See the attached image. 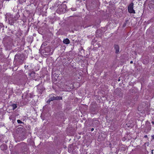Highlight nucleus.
<instances>
[{
    "label": "nucleus",
    "mask_w": 154,
    "mask_h": 154,
    "mask_svg": "<svg viewBox=\"0 0 154 154\" xmlns=\"http://www.w3.org/2000/svg\"><path fill=\"white\" fill-rule=\"evenodd\" d=\"M19 59V56L18 54H16L15 55L14 61L15 62V63H18L19 61L18 60V59Z\"/></svg>",
    "instance_id": "5"
},
{
    "label": "nucleus",
    "mask_w": 154,
    "mask_h": 154,
    "mask_svg": "<svg viewBox=\"0 0 154 154\" xmlns=\"http://www.w3.org/2000/svg\"><path fill=\"white\" fill-rule=\"evenodd\" d=\"M5 18L8 19L9 23L10 25H13V24L16 22L19 17V14L17 12L16 15L13 17V16L11 14L7 13L5 15Z\"/></svg>",
    "instance_id": "1"
},
{
    "label": "nucleus",
    "mask_w": 154,
    "mask_h": 154,
    "mask_svg": "<svg viewBox=\"0 0 154 154\" xmlns=\"http://www.w3.org/2000/svg\"><path fill=\"white\" fill-rule=\"evenodd\" d=\"M63 99V98L62 97L59 96L58 98V100H62Z\"/></svg>",
    "instance_id": "12"
},
{
    "label": "nucleus",
    "mask_w": 154,
    "mask_h": 154,
    "mask_svg": "<svg viewBox=\"0 0 154 154\" xmlns=\"http://www.w3.org/2000/svg\"><path fill=\"white\" fill-rule=\"evenodd\" d=\"M51 101V100H50V99H49L47 100V102L48 103H50Z\"/></svg>",
    "instance_id": "14"
},
{
    "label": "nucleus",
    "mask_w": 154,
    "mask_h": 154,
    "mask_svg": "<svg viewBox=\"0 0 154 154\" xmlns=\"http://www.w3.org/2000/svg\"><path fill=\"white\" fill-rule=\"evenodd\" d=\"M78 78V79H80V78L79 77V78Z\"/></svg>",
    "instance_id": "25"
},
{
    "label": "nucleus",
    "mask_w": 154,
    "mask_h": 154,
    "mask_svg": "<svg viewBox=\"0 0 154 154\" xmlns=\"http://www.w3.org/2000/svg\"><path fill=\"white\" fill-rule=\"evenodd\" d=\"M151 123L153 125H154V121L152 122Z\"/></svg>",
    "instance_id": "21"
},
{
    "label": "nucleus",
    "mask_w": 154,
    "mask_h": 154,
    "mask_svg": "<svg viewBox=\"0 0 154 154\" xmlns=\"http://www.w3.org/2000/svg\"><path fill=\"white\" fill-rule=\"evenodd\" d=\"M59 96H57L56 97H55V100H58V98Z\"/></svg>",
    "instance_id": "15"
},
{
    "label": "nucleus",
    "mask_w": 154,
    "mask_h": 154,
    "mask_svg": "<svg viewBox=\"0 0 154 154\" xmlns=\"http://www.w3.org/2000/svg\"><path fill=\"white\" fill-rule=\"evenodd\" d=\"M147 137H147V135H145L144 136V138H147Z\"/></svg>",
    "instance_id": "18"
},
{
    "label": "nucleus",
    "mask_w": 154,
    "mask_h": 154,
    "mask_svg": "<svg viewBox=\"0 0 154 154\" xmlns=\"http://www.w3.org/2000/svg\"><path fill=\"white\" fill-rule=\"evenodd\" d=\"M115 48L116 50V53H118L119 51V47L118 45H115Z\"/></svg>",
    "instance_id": "6"
},
{
    "label": "nucleus",
    "mask_w": 154,
    "mask_h": 154,
    "mask_svg": "<svg viewBox=\"0 0 154 154\" xmlns=\"http://www.w3.org/2000/svg\"><path fill=\"white\" fill-rule=\"evenodd\" d=\"M15 35H16L17 38H19V33H17Z\"/></svg>",
    "instance_id": "11"
},
{
    "label": "nucleus",
    "mask_w": 154,
    "mask_h": 154,
    "mask_svg": "<svg viewBox=\"0 0 154 154\" xmlns=\"http://www.w3.org/2000/svg\"><path fill=\"white\" fill-rule=\"evenodd\" d=\"M94 130V129L93 128H92L91 129V131H93Z\"/></svg>",
    "instance_id": "17"
},
{
    "label": "nucleus",
    "mask_w": 154,
    "mask_h": 154,
    "mask_svg": "<svg viewBox=\"0 0 154 154\" xmlns=\"http://www.w3.org/2000/svg\"><path fill=\"white\" fill-rule=\"evenodd\" d=\"M0 148L2 150H5L7 149V146L5 144H3L0 146Z\"/></svg>",
    "instance_id": "4"
},
{
    "label": "nucleus",
    "mask_w": 154,
    "mask_h": 154,
    "mask_svg": "<svg viewBox=\"0 0 154 154\" xmlns=\"http://www.w3.org/2000/svg\"><path fill=\"white\" fill-rule=\"evenodd\" d=\"M12 106L13 107V109H16L17 107V106L16 104H13L12 105Z\"/></svg>",
    "instance_id": "10"
},
{
    "label": "nucleus",
    "mask_w": 154,
    "mask_h": 154,
    "mask_svg": "<svg viewBox=\"0 0 154 154\" xmlns=\"http://www.w3.org/2000/svg\"><path fill=\"white\" fill-rule=\"evenodd\" d=\"M134 4L133 3H131L128 7V12L131 13H135V11L133 9Z\"/></svg>",
    "instance_id": "3"
},
{
    "label": "nucleus",
    "mask_w": 154,
    "mask_h": 154,
    "mask_svg": "<svg viewBox=\"0 0 154 154\" xmlns=\"http://www.w3.org/2000/svg\"><path fill=\"white\" fill-rule=\"evenodd\" d=\"M23 123V122L20 120V124Z\"/></svg>",
    "instance_id": "22"
},
{
    "label": "nucleus",
    "mask_w": 154,
    "mask_h": 154,
    "mask_svg": "<svg viewBox=\"0 0 154 154\" xmlns=\"http://www.w3.org/2000/svg\"><path fill=\"white\" fill-rule=\"evenodd\" d=\"M120 80L119 79H118V81L119 82L120 81Z\"/></svg>",
    "instance_id": "24"
},
{
    "label": "nucleus",
    "mask_w": 154,
    "mask_h": 154,
    "mask_svg": "<svg viewBox=\"0 0 154 154\" xmlns=\"http://www.w3.org/2000/svg\"><path fill=\"white\" fill-rule=\"evenodd\" d=\"M19 1V0H18Z\"/></svg>",
    "instance_id": "27"
},
{
    "label": "nucleus",
    "mask_w": 154,
    "mask_h": 154,
    "mask_svg": "<svg viewBox=\"0 0 154 154\" xmlns=\"http://www.w3.org/2000/svg\"><path fill=\"white\" fill-rule=\"evenodd\" d=\"M4 26L3 24L1 23H0V32L3 31L4 29Z\"/></svg>",
    "instance_id": "7"
},
{
    "label": "nucleus",
    "mask_w": 154,
    "mask_h": 154,
    "mask_svg": "<svg viewBox=\"0 0 154 154\" xmlns=\"http://www.w3.org/2000/svg\"><path fill=\"white\" fill-rule=\"evenodd\" d=\"M4 45L6 50H10L13 45V39L10 37L5 36L4 39Z\"/></svg>",
    "instance_id": "2"
},
{
    "label": "nucleus",
    "mask_w": 154,
    "mask_h": 154,
    "mask_svg": "<svg viewBox=\"0 0 154 154\" xmlns=\"http://www.w3.org/2000/svg\"><path fill=\"white\" fill-rule=\"evenodd\" d=\"M54 78V79H52L53 80H54V82H55L56 81H57V79H56V78L55 77H54V78Z\"/></svg>",
    "instance_id": "13"
},
{
    "label": "nucleus",
    "mask_w": 154,
    "mask_h": 154,
    "mask_svg": "<svg viewBox=\"0 0 154 154\" xmlns=\"http://www.w3.org/2000/svg\"><path fill=\"white\" fill-rule=\"evenodd\" d=\"M17 122L18 123H19V119H18L17 120Z\"/></svg>",
    "instance_id": "20"
},
{
    "label": "nucleus",
    "mask_w": 154,
    "mask_h": 154,
    "mask_svg": "<svg viewBox=\"0 0 154 154\" xmlns=\"http://www.w3.org/2000/svg\"><path fill=\"white\" fill-rule=\"evenodd\" d=\"M26 0H21V2L22 3H23L26 1Z\"/></svg>",
    "instance_id": "16"
},
{
    "label": "nucleus",
    "mask_w": 154,
    "mask_h": 154,
    "mask_svg": "<svg viewBox=\"0 0 154 154\" xmlns=\"http://www.w3.org/2000/svg\"><path fill=\"white\" fill-rule=\"evenodd\" d=\"M69 149H68V151H69H69H70Z\"/></svg>",
    "instance_id": "26"
},
{
    "label": "nucleus",
    "mask_w": 154,
    "mask_h": 154,
    "mask_svg": "<svg viewBox=\"0 0 154 154\" xmlns=\"http://www.w3.org/2000/svg\"><path fill=\"white\" fill-rule=\"evenodd\" d=\"M49 99H50V100H51V101H52L54 100H55V97L53 95H51L50 96Z\"/></svg>",
    "instance_id": "9"
},
{
    "label": "nucleus",
    "mask_w": 154,
    "mask_h": 154,
    "mask_svg": "<svg viewBox=\"0 0 154 154\" xmlns=\"http://www.w3.org/2000/svg\"><path fill=\"white\" fill-rule=\"evenodd\" d=\"M133 63V61H131V62H130V63Z\"/></svg>",
    "instance_id": "23"
},
{
    "label": "nucleus",
    "mask_w": 154,
    "mask_h": 154,
    "mask_svg": "<svg viewBox=\"0 0 154 154\" xmlns=\"http://www.w3.org/2000/svg\"><path fill=\"white\" fill-rule=\"evenodd\" d=\"M63 42L64 43L67 44L69 43V39L67 38L64 39L63 41Z\"/></svg>",
    "instance_id": "8"
},
{
    "label": "nucleus",
    "mask_w": 154,
    "mask_h": 154,
    "mask_svg": "<svg viewBox=\"0 0 154 154\" xmlns=\"http://www.w3.org/2000/svg\"><path fill=\"white\" fill-rule=\"evenodd\" d=\"M152 139H154V135H152Z\"/></svg>",
    "instance_id": "19"
}]
</instances>
